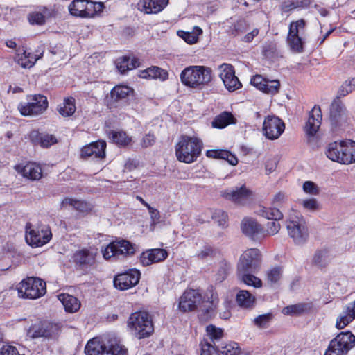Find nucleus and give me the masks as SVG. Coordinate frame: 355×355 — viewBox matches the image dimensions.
<instances>
[{
    "mask_svg": "<svg viewBox=\"0 0 355 355\" xmlns=\"http://www.w3.org/2000/svg\"><path fill=\"white\" fill-rule=\"evenodd\" d=\"M58 111L62 116H70L76 111L75 99L73 97L64 98L62 105L58 108Z\"/></svg>",
    "mask_w": 355,
    "mask_h": 355,
    "instance_id": "ea45409f",
    "label": "nucleus"
},
{
    "mask_svg": "<svg viewBox=\"0 0 355 355\" xmlns=\"http://www.w3.org/2000/svg\"><path fill=\"white\" fill-rule=\"evenodd\" d=\"M28 101L20 103L17 108L20 114L25 116H36L43 114L48 108L47 98L42 94H35L27 97Z\"/></svg>",
    "mask_w": 355,
    "mask_h": 355,
    "instance_id": "0eeeda50",
    "label": "nucleus"
},
{
    "mask_svg": "<svg viewBox=\"0 0 355 355\" xmlns=\"http://www.w3.org/2000/svg\"><path fill=\"white\" fill-rule=\"evenodd\" d=\"M137 245L128 240L119 239L110 243L103 250V256L105 259L112 257L125 258L135 254Z\"/></svg>",
    "mask_w": 355,
    "mask_h": 355,
    "instance_id": "1a4fd4ad",
    "label": "nucleus"
},
{
    "mask_svg": "<svg viewBox=\"0 0 355 355\" xmlns=\"http://www.w3.org/2000/svg\"><path fill=\"white\" fill-rule=\"evenodd\" d=\"M168 257L166 250L155 248L143 252L139 257L140 263L144 266H148L155 263L165 260Z\"/></svg>",
    "mask_w": 355,
    "mask_h": 355,
    "instance_id": "4be33fe9",
    "label": "nucleus"
},
{
    "mask_svg": "<svg viewBox=\"0 0 355 355\" xmlns=\"http://www.w3.org/2000/svg\"><path fill=\"white\" fill-rule=\"evenodd\" d=\"M127 323L131 334L139 339L148 338L154 331L152 318L146 311L131 313Z\"/></svg>",
    "mask_w": 355,
    "mask_h": 355,
    "instance_id": "7ed1b4c3",
    "label": "nucleus"
},
{
    "mask_svg": "<svg viewBox=\"0 0 355 355\" xmlns=\"http://www.w3.org/2000/svg\"><path fill=\"white\" fill-rule=\"evenodd\" d=\"M262 92L269 94H275L279 92L280 83L277 80H269L266 79Z\"/></svg>",
    "mask_w": 355,
    "mask_h": 355,
    "instance_id": "8fccbe9b",
    "label": "nucleus"
},
{
    "mask_svg": "<svg viewBox=\"0 0 355 355\" xmlns=\"http://www.w3.org/2000/svg\"><path fill=\"white\" fill-rule=\"evenodd\" d=\"M255 271L236 270L238 279L248 286H252L259 288L262 285L261 280L253 275L252 273Z\"/></svg>",
    "mask_w": 355,
    "mask_h": 355,
    "instance_id": "f704fd0d",
    "label": "nucleus"
},
{
    "mask_svg": "<svg viewBox=\"0 0 355 355\" xmlns=\"http://www.w3.org/2000/svg\"><path fill=\"white\" fill-rule=\"evenodd\" d=\"M106 143L104 141H98L85 146L81 149L83 157H94L103 159L105 157Z\"/></svg>",
    "mask_w": 355,
    "mask_h": 355,
    "instance_id": "b1692460",
    "label": "nucleus"
},
{
    "mask_svg": "<svg viewBox=\"0 0 355 355\" xmlns=\"http://www.w3.org/2000/svg\"><path fill=\"white\" fill-rule=\"evenodd\" d=\"M201 300L202 296L198 291L187 290L180 297L179 308L184 312L191 311L197 307Z\"/></svg>",
    "mask_w": 355,
    "mask_h": 355,
    "instance_id": "412c9836",
    "label": "nucleus"
},
{
    "mask_svg": "<svg viewBox=\"0 0 355 355\" xmlns=\"http://www.w3.org/2000/svg\"><path fill=\"white\" fill-rule=\"evenodd\" d=\"M218 225L220 226H225L227 224V214L223 210H216L213 214V218L217 219Z\"/></svg>",
    "mask_w": 355,
    "mask_h": 355,
    "instance_id": "e2e57ef3",
    "label": "nucleus"
},
{
    "mask_svg": "<svg viewBox=\"0 0 355 355\" xmlns=\"http://www.w3.org/2000/svg\"><path fill=\"white\" fill-rule=\"evenodd\" d=\"M355 89V78H351L345 80L340 87L336 98L340 100V98L345 97L352 93Z\"/></svg>",
    "mask_w": 355,
    "mask_h": 355,
    "instance_id": "c03bdc74",
    "label": "nucleus"
},
{
    "mask_svg": "<svg viewBox=\"0 0 355 355\" xmlns=\"http://www.w3.org/2000/svg\"><path fill=\"white\" fill-rule=\"evenodd\" d=\"M28 19L31 24L43 25L45 24V17L40 12H32L28 15Z\"/></svg>",
    "mask_w": 355,
    "mask_h": 355,
    "instance_id": "864d4df0",
    "label": "nucleus"
},
{
    "mask_svg": "<svg viewBox=\"0 0 355 355\" xmlns=\"http://www.w3.org/2000/svg\"><path fill=\"white\" fill-rule=\"evenodd\" d=\"M73 259L77 268L87 272L95 264L96 254L85 248L76 251L73 254Z\"/></svg>",
    "mask_w": 355,
    "mask_h": 355,
    "instance_id": "aec40b11",
    "label": "nucleus"
},
{
    "mask_svg": "<svg viewBox=\"0 0 355 355\" xmlns=\"http://www.w3.org/2000/svg\"><path fill=\"white\" fill-rule=\"evenodd\" d=\"M212 71L205 66H189L180 73L183 85L193 89H202L212 80Z\"/></svg>",
    "mask_w": 355,
    "mask_h": 355,
    "instance_id": "f257e3e1",
    "label": "nucleus"
},
{
    "mask_svg": "<svg viewBox=\"0 0 355 355\" xmlns=\"http://www.w3.org/2000/svg\"><path fill=\"white\" fill-rule=\"evenodd\" d=\"M202 33V29L195 26L192 32L181 31L180 36L188 44H192L197 42L198 36Z\"/></svg>",
    "mask_w": 355,
    "mask_h": 355,
    "instance_id": "a18cd8bd",
    "label": "nucleus"
},
{
    "mask_svg": "<svg viewBox=\"0 0 355 355\" xmlns=\"http://www.w3.org/2000/svg\"><path fill=\"white\" fill-rule=\"evenodd\" d=\"M60 329V326L58 323L48 320L40 321L33 324L29 327L28 336L31 338H51L58 335Z\"/></svg>",
    "mask_w": 355,
    "mask_h": 355,
    "instance_id": "f8f14e48",
    "label": "nucleus"
},
{
    "mask_svg": "<svg viewBox=\"0 0 355 355\" xmlns=\"http://www.w3.org/2000/svg\"><path fill=\"white\" fill-rule=\"evenodd\" d=\"M30 139L35 145H40L42 148H49L58 142L53 135L40 132L37 130L31 132Z\"/></svg>",
    "mask_w": 355,
    "mask_h": 355,
    "instance_id": "bb28decb",
    "label": "nucleus"
},
{
    "mask_svg": "<svg viewBox=\"0 0 355 355\" xmlns=\"http://www.w3.org/2000/svg\"><path fill=\"white\" fill-rule=\"evenodd\" d=\"M282 272V270L280 267L272 268L267 272L268 282L271 284L277 283L281 279Z\"/></svg>",
    "mask_w": 355,
    "mask_h": 355,
    "instance_id": "6e6d98bb",
    "label": "nucleus"
},
{
    "mask_svg": "<svg viewBox=\"0 0 355 355\" xmlns=\"http://www.w3.org/2000/svg\"><path fill=\"white\" fill-rule=\"evenodd\" d=\"M242 232L253 241L258 240L261 236H265L263 227L252 218H244L241 223Z\"/></svg>",
    "mask_w": 355,
    "mask_h": 355,
    "instance_id": "a211bd4d",
    "label": "nucleus"
},
{
    "mask_svg": "<svg viewBox=\"0 0 355 355\" xmlns=\"http://www.w3.org/2000/svg\"><path fill=\"white\" fill-rule=\"evenodd\" d=\"M86 355H127V349L119 344H111L107 347L98 338L89 340L85 348Z\"/></svg>",
    "mask_w": 355,
    "mask_h": 355,
    "instance_id": "6e6552de",
    "label": "nucleus"
},
{
    "mask_svg": "<svg viewBox=\"0 0 355 355\" xmlns=\"http://www.w3.org/2000/svg\"><path fill=\"white\" fill-rule=\"evenodd\" d=\"M272 315L271 313H266L260 315L254 320V323L259 328H266L269 322L272 320Z\"/></svg>",
    "mask_w": 355,
    "mask_h": 355,
    "instance_id": "4d7b16f0",
    "label": "nucleus"
},
{
    "mask_svg": "<svg viewBox=\"0 0 355 355\" xmlns=\"http://www.w3.org/2000/svg\"><path fill=\"white\" fill-rule=\"evenodd\" d=\"M305 26L306 21L302 19L293 21L289 25L286 42L293 53H300L304 51V41L302 35L304 32Z\"/></svg>",
    "mask_w": 355,
    "mask_h": 355,
    "instance_id": "9d476101",
    "label": "nucleus"
},
{
    "mask_svg": "<svg viewBox=\"0 0 355 355\" xmlns=\"http://www.w3.org/2000/svg\"><path fill=\"white\" fill-rule=\"evenodd\" d=\"M116 64L120 73L123 74L128 70L138 67L139 65V62L138 59L135 58H133L130 60V57L123 56L116 60Z\"/></svg>",
    "mask_w": 355,
    "mask_h": 355,
    "instance_id": "c9c22d12",
    "label": "nucleus"
},
{
    "mask_svg": "<svg viewBox=\"0 0 355 355\" xmlns=\"http://www.w3.org/2000/svg\"><path fill=\"white\" fill-rule=\"evenodd\" d=\"M37 60L38 58H34V60H31L28 58V55H24V51L21 53H19L16 57L17 62L23 68L32 67Z\"/></svg>",
    "mask_w": 355,
    "mask_h": 355,
    "instance_id": "603ef678",
    "label": "nucleus"
},
{
    "mask_svg": "<svg viewBox=\"0 0 355 355\" xmlns=\"http://www.w3.org/2000/svg\"><path fill=\"white\" fill-rule=\"evenodd\" d=\"M132 92L133 89L126 85L115 86L110 92L111 106L116 107L118 103L127 98Z\"/></svg>",
    "mask_w": 355,
    "mask_h": 355,
    "instance_id": "cd10ccee",
    "label": "nucleus"
},
{
    "mask_svg": "<svg viewBox=\"0 0 355 355\" xmlns=\"http://www.w3.org/2000/svg\"><path fill=\"white\" fill-rule=\"evenodd\" d=\"M330 262L329 250L327 248L318 249L313 256L311 263L320 270L327 267Z\"/></svg>",
    "mask_w": 355,
    "mask_h": 355,
    "instance_id": "c85d7f7f",
    "label": "nucleus"
},
{
    "mask_svg": "<svg viewBox=\"0 0 355 355\" xmlns=\"http://www.w3.org/2000/svg\"><path fill=\"white\" fill-rule=\"evenodd\" d=\"M355 319V301L346 306L343 314L337 319L336 327L338 329L345 328Z\"/></svg>",
    "mask_w": 355,
    "mask_h": 355,
    "instance_id": "2f4dec72",
    "label": "nucleus"
},
{
    "mask_svg": "<svg viewBox=\"0 0 355 355\" xmlns=\"http://www.w3.org/2000/svg\"><path fill=\"white\" fill-rule=\"evenodd\" d=\"M86 0H74L69 6V10L72 15L81 17L85 12Z\"/></svg>",
    "mask_w": 355,
    "mask_h": 355,
    "instance_id": "49530a36",
    "label": "nucleus"
},
{
    "mask_svg": "<svg viewBox=\"0 0 355 355\" xmlns=\"http://www.w3.org/2000/svg\"><path fill=\"white\" fill-rule=\"evenodd\" d=\"M306 309V304L303 303L292 304L284 307L282 313L288 315H297L304 313Z\"/></svg>",
    "mask_w": 355,
    "mask_h": 355,
    "instance_id": "de8ad7c7",
    "label": "nucleus"
},
{
    "mask_svg": "<svg viewBox=\"0 0 355 355\" xmlns=\"http://www.w3.org/2000/svg\"><path fill=\"white\" fill-rule=\"evenodd\" d=\"M230 266L227 263H222L218 271L216 280L219 281L220 282L223 281L227 275Z\"/></svg>",
    "mask_w": 355,
    "mask_h": 355,
    "instance_id": "774afa93",
    "label": "nucleus"
},
{
    "mask_svg": "<svg viewBox=\"0 0 355 355\" xmlns=\"http://www.w3.org/2000/svg\"><path fill=\"white\" fill-rule=\"evenodd\" d=\"M0 355H19V354L15 347L4 345L0 349Z\"/></svg>",
    "mask_w": 355,
    "mask_h": 355,
    "instance_id": "69168bd1",
    "label": "nucleus"
},
{
    "mask_svg": "<svg viewBox=\"0 0 355 355\" xmlns=\"http://www.w3.org/2000/svg\"><path fill=\"white\" fill-rule=\"evenodd\" d=\"M303 190L305 193L311 195H318L320 192L318 186L311 181H306L303 184Z\"/></svg>",
    "mask_w": 355,
    "mask_h": 355,
    "instance_id": "052dcab7",
    "label": "nucleus"
},
{
    "mask_svg": "<svg viewBox=\"0 0 355 355\" xmlns=\"http://www.w3.org/2000/svg\"><path fill=\"white\" fill-rule=\"evenodd\" d=\"M340 160V164H343L355 162V141H343V152Z\"/></svg>",
    "mask_w": 355,
    "mask_h": 355,
    "instance_id": "c756f323",
    "label": "nucleus"
},
{
    "mask_svg": "<svg viewBox=\"0 0 355 355\" xmlns=\"http://www.w3.org/2000/svg\"><path fill=\"white\" fill-rule=\"evenodd\" d=\"M303 207L309 211H316L320 209L319 203L315 198H309L304 200L302 202Z\"/></svg>",
    "mask_w": 355,
    "mask_h": 355,
    "instance_id": "680f3d73",
    "label": "nucleus"
},
{
    "mask_svg": "<svg viewBox=\"0 0 355 355\" xmlns=\"http://www.w3.org/2000/svg\"><path fill=\"white\" fill-rule=\"evenodd\" d=\"M168 0H140L139 9L146 14H157L168 4Z\"/></svg>",
    "mask_w": 355,
    "mask_h": 355,
    "instance_id": "a878e982",
    "label": "nucleus"
},
{
    "mask_svg": "<svg viewBox=\"0 0 355 355\" xmlns=\"http://www.w3.org/2000/svg\"><path fill=\"white\" fill-rule=\"evenodd\" d=\"M52 233L47 225H41L35 229L28 223L26 225V241L32 247L42 246L50 241Z\"/></svg>",
    "mask_w": 355,
    "mask_h": 355,
    "instance_id": "9b49d317",
    "label": "nucleus"
},
{
    "mask_svg": "<svg viewBox=\"0 0 355 355\" xmlns=\"http://www.w3.org/2000/svg\"><path fill=\"white\" fill-rule=\"evenodd\" d=\"M218 159H224L232 166H235L238 163L237 157L230 151L225 150H219Z\"/></svg>",
    "mask_w": 355,
    "mask_h": 355,
    "instance_id": "bf43d9fd",
    "label": "nucleus"
},
{
    "mask_svg": "<svg viewBox=\"0 0 355 355\" xmlns=\"http://www.w3.org/2000/svg\"><path fill=\"white\" fill-rule=\"evenodd\" d=\"M272 221L268 222L266 224V229L265 230L266 236H273L279 232L281 229V225L278 220H272Z\"/></svg>",
    "mask_w": 355,
    "mask_h": 355,
    "instance_id": "13d9d810",
    "label": "nucleus"
},
{
    "mask_svg": "<svg viewBox=\"0 0 355 355\" xmlns=\"http://www.w3.org/2000/svg\"><path fill=\"white\" fill-rule=\"evenodd\" d=\"M343 152V141L340 142L330 143L326 150L327 157L334 161L340 163L341 153Z\"/></svg>",
    "mask_w": 355,
    "mask_h": 355,
    "instance_id": "58836bf2",
    "label": "nucleus"
},
{
    "mask_svg": "<svg viewBox=\"0 0 355 355\" xmlns=\"http://www.w3.org/2000/svg\"><path fill=\"white\" fill-rule=\"evenodd\" d=\"M141 273L135 268L117 275L114 279V286L120 291L128 290L139 283Z\"/></svg>",
    "mask_w": 355,
    "mask_h": 355,
    "instance_id": "dca6fc26",
    "label": "nucleus"
},
{
    "mask_svg": "<svg viewBox=\"0 0 355 355\" xmlns=\"http://www.w3.org/2000/svg\"><path fill=\"white\" fill-rule=\"evenodd\" d=\"M218 352H221L224 355H237L239 354V348L236 343L227 344L225 346H218Z\"/></svg>",
    "mask_w": 355,
    "mask_h": 355,
    "instance_id": "3c124183",
    "label": "nucleus"
},
{
    "mask_svg": "<svg viewBox=\"0 0 355 355\" xmlns=\"http://www.w3.org/2000/svg\"><path fill=\"white\" fill-rule=\"evenodd\" d=\"M260 256L258 249H248L241 255L236 270L257 271L260 265Z\"/></svg>",
    "mask_w": 355,
    "mask_h": 355,
    "instance_id": "2eb2a0df",
    "label": "nucleus"
},
{
    "mask_svg": "<svg viewBox=\"0 0 355 355\" xmlns=\"http://www.w3.org/2000/svg\"><path fill=\"white\" fill-rule=\"evenodd\" d=\"M236 119L228 112H223L214 118L211 124L214 128H224L228 125L235 124Z\"/></svg>",
    "mask_w": 355,
    "mask_h": 355,
    "instance_id": "e433bc0d",
    "label": "nucleus"
},
{
    "mask_svg": "<svg viewBox=\"0 0 355 355\" xmlns=\"http://www.w3.org/2000/svg\"><path fill=\"white\" fill-rule=\"evenodd\" d=\"M284 123L277 116H268L263 124L264 135L269 139H276L283 133Z\"/></svg>",
    "mask_w": 355,
    "mask_h": 355,
    "instance_id": "f3484780",
    "label": "nucleus"
},
{
    "mask_svg": "<svg viewBox=\"0 0 355 355\" xmlns=\"http://www.w3.org/2000/svg\"><path fill=\"white\" fill-rule=\"evenodd\" d=\"M110 139L119 146H127L131 141L127 134L123 131L112 130L109 134Z\"/></svg>",
    "mask_w": 355,
    "mask_h": 355,
    "instance_id": "37998d69",
    "label": "nucleus"
},
{
    "mask_svg": "<svg viewBox=\"0 0 355 355\" xmlns=\"http://www.w3.org/2000/svg\"><path fill=\"white\" fill-rule=\"evenodd\" d=\"M222 196L227 200L239 205H245L253 200V193L245 187V184L241 187H235L232 189H227L223 192Z\"/></svg>",
    "mask_w": 355,
    "mask_h": 355,
    "instance_id": "4468645a",
    "label": "nucleus"
},
{
    "mask_svg": "<svg viewBox=\"0 0 355 355\" xmlns=\"http://www.w3.org/2000/svg\"><path fill=\"white\" fill-rule=\"evenodd\" d=\"M217 347L218 346L212 345L207 340L202 341L200 343V355H214L218 352Z\"/></svg>",
    "mask_w": 355,
    "mask_h": 355,
    "instance_id": "5fc2aeb1",
    "label": "nucleus"
},
{
    "mask_svg": "<svg viewBox=\"0 0 355 355\" xmlns=\"http://www.w3.org/2000/svg\"><path fill=\"white\" fill-rule=\"evenodd\" d=\"M355 346V336L350 331L338 334L332 339L324 355H347Z\"/></svg>",
    "mask_w": 355,
    "mask_h": 355,
    "instance_id": "423d86ee",
    "label": "nucleus"
},
{
    "mask_svg": "<svg viewBox=\"0 0 355 355\" xmlns=\"http://www.w3.org/2000/svg\"><path fill=\"white\" fill-rule=\"evenodd\" d=\"M17 291L23 298L37 299L46 293V282L38 277H27L19 284Z\"/></svg>",
    "mask_w": 355,
    "mask_h": 355,
    "instance_id": "39448f33",
    "label": "nucleus"
},
{
    "mask_svg": "<svg viewBox=\"0 0 355 355\" xmlns=\"http://www.w3.org/2000/svg\"><path fill=\"white\" fill-rule=\"evenodd\" d=\"M322 113L319 106H314L309 112L307 122L304 126V131L309 136H313L318 130L322 121Z\"/></svg>",
    "mask_w": 355,
    "mask_h": 355,
    "instance_id": "5701e85b",
    "label": "nucleus"
},
{
    "mask_svg": "<svg viewBox=\"0 0 355 355\" xmlns=\"http://www.w3.org/2000/svg\"><path fill=\"white\" fill-rule=\"evenodd\" d=\"M286 229L289 236L296 245L304 244L309 239V230L303 216L292 209L286 220Z\"/></svg>",
    "mask_w": 355,
    "mask_h": 355,
    "instance_id": "20e7f679",
    "label": "nucleus"
},
{
    "mask_svg": "<svg viewBox=\"0 0 355 355\" xmlns=\"http://www.w3.org/2000/svg\"><path fill=\"white\" fill-rule=\"evenodd\" d=\"M68 207H71L80 212H88L92 209L90 204L72 198H65L60 203V209H67Z\"/></svg>",
    "mask_w": 355,
    "mask_h": 355,
    "instance_id": "7c9ffc66",
    "label": "nucleus"
},
{
    "mask_svg": "<svg viewBox=\"0 0 355 355\" xmlns=\"http://www.w3.org/2000/svg\"><path fill=\"white\" fill-rule=\"evenodd\" d=\"M287 200V195L284 192L279 191L274 196L271 201L272 207L270 208L263 207L258 211V214L268 220H282L284 216L279 207H281Z\"/></svg>",
    "mask_w": 355,
    "mask_h": 355,
    "instance_id": "ddd939ff",
    "label": "nucleus"
},
{
    "mask_svg": "<svg viewBox=\"0 0 355 355\" xmlns=\"http://www.w3.org/2000/svg\"><path fill=\"white\" fill-rule=\"evenodd\" d=\"M20 173L21 175L29 180H40L42 176L41 167L35 163H28L22 167Z\"/></svg>",
    "mask_w": 355,
    "mask_h": 355,
    "instance_id": "473e14b6",
    "label": "nucleus"
},
{
    "mask_svg": "<svg viewBox=\"0 0 355 355\" xmlns=\"http://www.w3.org/2000/svg\"><path fill=\"white\" fill-rule=\"evenodd\" d=\"M245 21L244 20H239L236 23H235L232 28L231 33L234 36L242 33L245 30Z\"/></svg>",
    "mask_w": 355,
    "mask_h": 355,
    "instance_id": "0e129e2a",
    "label": "nucleus"
},
{
    "mask_svg": "<svg viewBox=\"0 0 355 355\" xmlns=\"http://www.w3.org/2000/svg\"><path fill=\"white\" fill-rule=\"evenodd\" d=\"M254 300V297L247 291H240L236 295L238 304L243 308H250L252 306Z\"/></svg>",
    "mask_w": 355,
    "mask_h": 355,
    "instance_id": "79ce46f5",
    "label": "nucleus"
},
{
    "mask_svg": "<svg viewBox=\"0 0 355 355\" xmlns=\"http://www.w3.org/2000/svg\"><path fill=\"white\" fill-rule=\"evenodd\" d=\"M214 254V250L210 245H205L203 248L197 254V257L200 259H205L208 257H212Z\"/></svg>",
    "mask_w": 355,
    "mask_h": 355,
    "instance_id": "338daca9",
    "label": "nucleus"
},
{
    "mask_svg": "<svg viewBox=\"0 0 355 355\" xmlns=\"http://www.w3.org/2000/svg\"><path fill=\"white\" fill-rule=\"evenodd\" d=\"M103 7V3L86 0L85 12L82 15V17H92L102 11Z\"/></svg>",
    "mask_w": 355,
    "mask_h": 355,
    "instance_id": "a19ab883",
    "label": "nucleus"
},
{
    "mask_svg": "<svg viewBox=\"0 0 355 355\" xmlns=\"http://www.w3.org/2000/svg\"><path fill=\"white\" fill-rule=\"evenodd\" d=\"M346 107L340 100L335 98L332 101L330 107L329 119L333 126L337 127L340 125L346 114Z\"/></svg>",
    "mask_w": 355,
    "mask_h": 355,
    "instance_id": "393cba45",
    "label": "nucleus"
},
{
    "mask_svg": "<svg viewBox=\"0 0 355 355\" xmlns=\"http://www.w3.org/2000/svg\"><path fill=\"white\" fill-rule=\"evenodd\" d=\"M207 336L216 345V342L218 341L223 336V330L221 328H217L213 324H209L206 327Z\"/></svg>",
    "mask_w": 355,
    "mask_h": 355,
    "instance_id": "09e8293b",
    "label": "nucleus"
},
{
    "mask_svg": "<svg viewBox=\"0 0 355 355\" xmlns=\"http://www.w3.org/2000/svg\"><path fill=\"white\" fill-rule=\"evenodd\" d=\"M220 69V77L228 91L234 92L241 87L242 85L235 76L234 69L231 64H223Z\"/></svg>",
    "mask_w": 355,
    "mask_h": 355,
    "instance_id": "6ab92c4d",
    "label": "nucleus"
},
{
    "mask_svg": "<svg viewBox=\"0 0 355 355\" xmlns=\"http://www.w3.org/2000/svg\"><path fill=\"white\" fill-rule=\"evenodd\" d=\"M58 299L62 302L67 312L75 313L80 307V302L79 300L71 295L65 293L60 294L58 295Z\"/></svg>",
    "mask_w": 355,
    "mask_h": 355,
    "instance_id": "72a5a7b5",
    "label": "nucleus"
},
{
    "mask_svg": "<svg viewBox=\"0 0 355 355\" xmlns=\"http://www.w3.org/2000/svg\"><path fill=\"white\" fill-rule=\"evenodd\" d=\"M140 76L144 78H159L162 80H165L168 78V73L164 69H162L156 66H153L146 69V70L142 71Z\"/></svg>",
    "mask_w": 355,
    "mask_h": 355,
    "instance_id": "4c0bfd02",
    "label": "nucleus"
},
{
    "mask_svg": "<svg viewBox=\"0 0 355 355\" xmlns=\"http://www.w3.org/2000/svg\"><path fill=\"white\" fill-rule=\"evenodd\" d=\"M202 142L197 137L183 135L175 146L177 159L190 164L195 162L201 154Z\"/></svg>",
    "mask_w": 355,
    "mask_h": 355,
    "instance_id": "f03ea898",
    "label": "nucleus"
}]
</instances>
